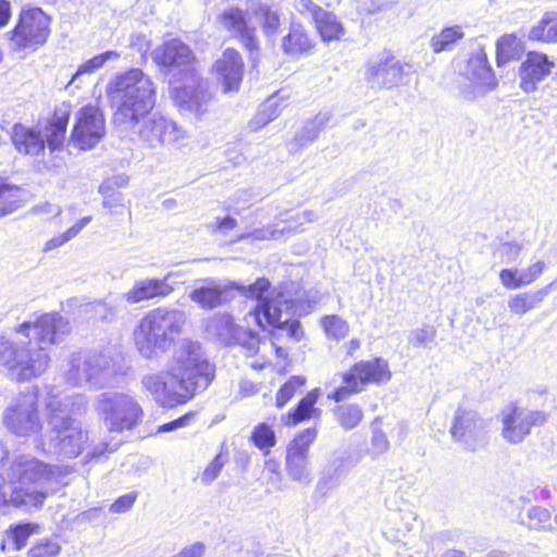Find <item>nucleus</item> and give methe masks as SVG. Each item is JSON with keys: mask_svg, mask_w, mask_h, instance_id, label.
Here are the masks:
<instances>
[{"mask_svg": "<svg viewBox=\"0 0 557 557\" xmlns=\"http://www.w3.org/2000/svg\"><path fill=\"white\" fill-rule=\"evenodd\" d=\"M233 286L247 297L258 300L256 307L244 319L245 325L234 322L227 313H216L208 320L207 332L225 345H239L246 349L247 355H255L259 349L260 339L258 331L267 325L282 329L286 327L292 337H298L300 324L293 319V299L277 288L269 292L270 283L259 278L249 286L233 283Z\"/></svg>", "mask_w": 557, "mask_h": 557, "instance_id": "f257e3e1", "label": "nucleus"}, {"mask_svg": "<svg viewBox=\"0 0 557 557\" xmlns=\"http://www.w3.org/2000/svg\"><path fill=\"white\" fill-rule=\"evenodd\" d=\"M214 379V366L198 341L183 338L172 350L164 371L147 373L143 391L162 408L172 409L207 389Z\"/></svg>", "mask_w": 557, "mask_h": 557, "instance_id": "f03ea898", "label": "nucleus"}, {"mask_svg": "<svg viewBox=\"0 0 557 557\" xmlns=\"http://www.w3.org/2000/svg\"><path fill=\"white\" fill-rule=\"evenodd\" d=\"M86 407L84 395H64L51 388L46 399L48 429L40 436L38 446L48 454L69 458L78 456L87 444L88 434L75 417L84 413Z\"/></svg>", "mask_w": 557, "mask_h": 557, "instance_id": "7ed1b4c3", "label": "nucleus"}, {"mask_svg": "<svg viewBox=\"0 0 557 557\" xmlns=\"http://www.w3.org/2000/svg\"><path fill=\"white\" fill-rule=\"evenodd\" d=\"M107 94L114 108L113 123L121 132L134 129L156 104L154 84L139 69L116 75L108 84Z\"/></svg>", "mask_w": 557, "mask_h": 557, "instance_id": "20e7f679", "label": "nucleus"}, {"mask_svg": "<svg viewBox=\"0 0 557 557\" xmlns=\"http://www.w3.org/2000/svg\"><path fill=\"white\" fill-rule=\"evenodd\" d=\"M55 473L30 456L18 457L10 468L9 482L0 484V505L41 506Z\"/></svg>", "mask_w": 557, "mask_h": 557, "instance_id": "39448f33", "label": "nucleus"}, {"mask_svg": "<svg viewBox=\"0 0 557 557\" xmlns=\"http://www.w3.org/2000/svg\"><path fill=\"white\" fill-rule=\"evenodd\" d=\"M186 324L183 310L158 307L148 311L133 332L138 354L149 360H157L174 344Z\"/></svg>", "mask_w": 557, "mask_h": 557, "instance_id": "423d86ee", "label": "nucleus"}, {"mask_svg": "<svg viewBox=\"0 0 557 557\" xmlns=\"http://www.w3.org/2000/svg\"><path fill=\"white\" fill-rule=\"evenodd\" d=\"M69 116L66 113L54 114L53 119L38 122L36 125L26 126L15 124L12 129V141L16 150L23 154L38 157L45 154L46 146L52 156L50 161L42 160L38 169L53 170L61 166V159L57 153L63 145Z\"/></svg>", "mask_w": 557, "mask_h": 557, "instance_id": "0eeeda50", "label": "nucleus"}, {"mask_svg": "<svg viewBox=\"0 0 557 557\" xmlns=\"http://www.w3.org/2000/svg\"><path fill=\"white\" fill-rule=\"evenodd\" d=\"M49 361L45 346H37L33 341L17 344L0 337V363L12 379L29 381L38 377L46 372Z\"/></svg>", "mask_w": 557, "mask_h": 557, "instance_id": "6e6552de", "label": "nucleus"}, {"mask_svg": "<svg viewBox=\"0 0 557 557\" xmlns=\"http://www.w3.org/2000/svg\"><path fill=\"white\" fill-rule=\"evenodd\" d=\"M94 408L109 432L132 431L144 417V410L134 396L114 391L100 393L95 398Z\"/></svg>", "mask_w": 557, "mask_h": 557, "instance_id": "1a4fd4ad", "label": "nucleus"}, {"mask_svg": "<svg viewBox=\"0 0 557 557\" xmlns=\"http://www.w3.org/2000/svg\"><path fill=\"white\" fill-rule=\"evenodd\" d=\"M391 375L388 362L383 358L359 361L349 371L341 374L343 386L330 394L329 398L343 401L350 395L360 393L369 383H386Z\"/></svg>", "mask_w": 557, "mask_h": 557, "instance_id": "9d476101", "label": "nucleus"}, {"mask_svg": "<svg viewBox=\"0 0 557 557\" xmlns=\"http://www.w3.org/2000/svg\"><path fill=\"white\" fill-rule=\"evenodd\" d=\"M171 97L184 114L201 117L208 112L212 94L208 83L198 74L190 72V75L171 81Z\"/></svg>", "mask_w": 557, "mask_h": 557, "instance_id": "9b49d317", "label": "nucleus"}, {"mask_svg": "<svg viewBox=\"0 0 557 557\" xmlns=\"http://www.w3.org/2000/svg\"><path fill=\"white\" fill-rule=\"evenodd\" d=\"M49 25L50 20L41 9H24L15 27L5 35L14 49H34L47 41L50 34Z\"/></svg>", "mask_w": 557, "mask_h": 557, "instance_id": "f8f14e48", "label": "nucleus"}, {"mask_svg": "<svg viewBox=\"0 0 557 557\" xmlns=\"http://www.w3.org/2000/svg\"><path fill=\"white\" fill-rule=\"evenodd\" d=\"M414 72L412 63L399 61L391 54H382L366 64L364 78L372 87L391 89L407 85Z\"/></svg>", "mask_w": 557, "mask_h": 557, "instance_id": "ddd939ff", "label": "nucleus"}, {"mask_svg": "<svg viewBox=\"0 0 557 557\" xmlns=\"http://www.w3.org/2000/svg\"><path fill=\"white\" fill-rule=\"evenodd\" d=\"M547 416L542 410L530 409L516 403L509 404L500 412L502 436L511 444L521 443L533 426L545 423Z\"/></svg>", "mask_w": 557, "mask_h": 557, "instance_id": "4468645a", "label": "nucleus"}, {"mask_svg": "<svg viewBox=\"0 0 557 557\" xmlns=\"http://www.w3.org/2000/svg\"><path fill=\"white\" fill-rule=\"evenodd\" d=\"M132 131L138 135L144 145L150 148L173 145L186 136L185 131L174 121L157 113L144 116Z\"/></svg>", "mask_w": 557, "mask_h": 557, "instance_id": "2eb2a0df", "label": "nucleus"}, {"mask_svg": "<svg viewBox=\"0 0 557 557\" xmlns=\"http://www.w3.org/2000/svg\"><path fill=\"white\" fill-rule=\"evenodd\" d=\"M317 435L318 430L315 428H308L297 433L287 445L285 467L292 480L305 483L311 481L309 449Z\"/></svg>", "mask_w": 557, "mask_h": 557, "instance_id": "dca6fc26", "label": "nucleus"}, {"mask_svg": "<svg viewBox=\"0 0 557 557\" xmlns=\"http://www.w3.org/2000/svg\"><path fill=\"white\" fill-rule=\"evenodd\" d=\"M152 59L158 65L173 73V79H176V76L185 77L190 75V72H197L195 54L180 39H171L157 47L152 51Z\"/></svg>", "mask_w": 557, "mask_h": 557, "instance_id": "f3484780", "label": "nucleus"}, {"mask_svg": "<svg viewBox=\"0 0 557 557\" xmlns=\"http://www.w3.org/2000/svg\"><path fill=\"white\" fill-rule=\"evenodd\" d=\"M106 134V121L101 110L86 106L76 112L71 141L81 150L94 148Z\"/></svg>", "mask_w": 557, "mask_h": 557, "instance_id": "a211bd4d", "label": "nucleus"}, {"mask_svg": "<svg viewBox=\"0 0 557 557\" xmlns=\"http://www.w3.org/2000/svg\"><path fill=\"white\" fill-rule=\"evenodd\" d=\"M5 426L16 435L29 436L41 430L36 408V396L28 394L17 399L4 413Z\"/></svg>", "mask_w": 557, "mask_h": 557, "instance_id": "6ab92c4d", "label": "nucleus"}, {"mask_svg": "<svg viewBox=\"0 0 557 557\" xmlns=\"http://www.w3.org/2000/svg\"><path fill=\"white\" fill-rule=\"evenodd\" d=\"M471 77L461 87V95L466 100H475L485 96L496 87V78L488 64L487 54L479 48L469 61Z\"/></svg>", "mask_w": 557, "mask_h": 557, "instance_id": "aec40b11", "label": "nucleus"}, {"mask_svg": "<svg viewBox=\"0 0 557 557\" xmlns=\"http://www.w3.org/2000/svg\"><path fill=\"white\" fill-rule=\"evenodd\" d=\"M16 331L25 334L26 337H29L32 332L33 343L37 346H45L47 350L48 346L57 343L61 336L70 332V324L58 313H46L34 323H22Z\"/></svg>", "mask_w": 557, "mask_h": 557, "instance_id": "412c9836", "label": "nucleus"}, {"mask_svg": "<svg viewBox=\"0 0 557 557\" xmlns=\"http://www.w3.org/2000/svg\"><path fill=\"white\" fill-rule=\"evenodd\" d=\"M555 64L545 53L531 51L520 65V88L524 92L536 90L539 83L550 75Z\"/></svg>", "mask_w": 557, "mask_h": 557, "instance_id": "4be33fe9", "label": "nucleus"}, {"mask_svg": "<svg viewBox=\"0 0 557 557\" xmlns=\"http://www.w3.org/2000/svg\"><path fill=\"white\" fill-rule=\"evenodd\" d=\"M213 71L224 92L238 90L244 73V62L238 51L231 48L224 50L215 61Z\"/></svg>", "mask_w": 557, "mask_h": 557, "instance_id": "5701e85b", "label": "nucleus"}, {"mask_svg": "<svg viewBox=\"0 0 557 557\" xmlns=\"http://www.w3.org/2000/svg\"><path fill=\"white\" fill-rule=\"evenodd\" d=\"M484 420L473 410L459 407L450 426L451 436L469 446L481 438L485 432Z\"/></svg>", "mask_w": 557, "mask_h": 557, "instance_id": "b1692460", "label": "nucleus"}, {"mask_svg": "<svg viewBox=\"0 0 557 557\" xmlns=\"http://www.w3.org/2000/svg\"><path fill=\"white\" fill-rule=\"evenodd\" d=\"M174 273L166 274L163 278H145L136 281L133 287L123 295L126 302L134 305L156 297H166L174 287L169 280Z\"/></svg>", "mask_w": 557, "mask_h": 557, "instance_id": "393cba45", "label": "nucleus"}, {"mask_svg": "<svg viewBox=\"0 0 557 557\" xmlns=\"http://www.w3.org/2000/svg\"><path fill=\"white\" fill-rule=\"evenodd\" d=\"M221 25L240 39L244 46L252 50L257 48L256 28L248 25L246 14L238 8H227L220 16Z\"/></svg>", "mask_w": 557, "mask_h": 557, "instance_id": "a878e982", "label": "nucleus"}, {"mask_svg": "<svg viewBox=\"0 0 557 557\" xmlns=\"http://www.w3.org/2000/svg\"><path fill=\"white\" fill-rule=\"evenodd\" d=\"M86 364L90 372H85L83 377L89 379V384L96 387L110 384L116 373L115 359L108 352L86 354Z\"/></svg>", "mask_w": 557, "mask_h": 557, "instance_id": "bb28decb", "label": "nucleus"}, {"mask_svg": "<svg viewBox=\"0 0 557 557\" xmlns=\"http://www.w3.org/2000/svg\"><path fill=\"white\" fill-rule=\"evenodd\" d=\"M320 395L321 392L319 388L310 391L299 400L295 409L282 416V421L286 425L295 426L304 421L320 418L322 411L320 408L315 407Z\"/></svg>", "mask_w": 557, "mask_h": 557, "instance_id": "cd10ccee", "label": "nucleus"}, {"mask_svg": "<svg viewBox=\"0 0 557 557\" xmlns=\"http://www.w3.org/2000/svg\"><path fill=\"white\" fill-rule=\"evenodd\" d=\"M203 283L189 294V298L203 309L220 306L223 301L225 287L213 280H205Z\"/></svg>", "mask_w": 557, "mask_h": 557, "instance_id": "c85d7f7f", "label": "nucleus"}, {"mask_svg": "<svg viewBox=\"0 0 557 557\" xmlns=\"http://www.w3.org/2000/svg\"><path fill=\"white\" fill-rule=\"evenodd\" d=\"M27 201V193L17 185L0 178V218L12 214Z\"/></svg>", "mask_w": 557, "mask_h": 557, "instance_id": "c756f323", "label": "nucleus"}, {"mask_svg": "<svg viewBox=\"0 0 557 557\" xmlns=\"http://www.w3.org/2000/svg\"><path fill=\"white\" fill-rule=\"evenodd\" d=\"M552 284L536 290L511 295L508 308L513 314L522 315L534 309L548 295Z\"/></svg>", "mask_w": 557, "mask_h": 557, "instance_id": "7c9ffc66", "label": "nucleus"}, {"mask_svg": "<svg viewBox=\"0 0 557 557\" xmlns=\"http://www.w3.org/2000/svg\"><path fill=\"white\" fill-rule=\"evenodd\" d=\"M525 47L521 38L515 34H506L496 41V63L503 66L509 61L517 60L524 52Z\"/></svg>", "mask_w": 557, "mask_h": 557, "instance_id": "2f4dec72", "label": "nucleus"}, {"mask_svg": "<svg viewBox=\"0 0 557 557\" xmlns=\"http://www.w3.org/2000/svg\"><path fill=\"white\" fill-rule=\"evenodd\" d=\"M313 21L317 30L325 42L339 40L344 35L343 24L332 12H326L325 10L317 11V15Z\"/></svg>", "mask_w": 557, "mask_h": 557, "instance_id": "473e14b6", "label": "nucleus"}, {"mask_svg": "<svg viewBox=\"0 0 557 557\" xmlns=\"http://www.w3.org/2000/svg\"><path fill=\"white\" fill-rule=\"evenodd\" d=\"M284 52L292 57L307 54L313 48L312 40L301 26H293L282 40Z\"/></svg>", "mask_w": 557, "mask_h": 557, "instance_id": "72a5a7b5", "label": "nucleus"}, {"mask_svg": "<svg viewBox=\"0 0 557 557\" xmlns=\"http://www.w3.org/2000/svg\"><path fill=\"white\" fill-rule=\"evenodd\" d=\"M528 39L546 44L557 42V13L546 12L541 20L530 28Z\"/></svg>", "mask_w": 557, "mask_h": 557, "instance_id": "f704fd0d", "label": "nucleus"}, {"mask_svg": "<svg viewBox=\"0 0 557 557\" xmlns=\"http://www.w3.org/2000/svg\"><path fill=\"white\" fill-rule=\"evenodd\" d=\"M120 57V54L116 51H106L101 54L95 55L94 58L87 60L83 64H81L77 69V71L73 74L71 81L69 82L66 88L77 83V87H79L83 84V76L85 75H91L99 69H101L106 62L110 60H116Z\"/></svg>", "mask_w": 557, "mask_h": 557, "instance_id": "c9c22d12", "label": "nucleus"}, {"mask_svg": "<svg viewBox=\"0 0 557 557\" xmlns=\"http://www.w3.org/2000/svg\"><path fill=\"white\" fill-rule=\"evenodd\" d=\"M331 115L327 112L317 114L312 120L306 122L298 132L295 139L300 146L308 145L318 139L321 131L330 122Z\"/></svg>", "mask_w": 557, "mask_h": 557, "instance_id": "e433bc0d", "label": "nucleus"}, {"mask_svg": "<svg viewBox=\"0 0 557 557\" xmlns=\"http://www.w3.org/2000/svg\"><path fill=\"white\" fill-rule=\"evenodd\" d=\"M297 231H299V226H282L281 223H274L269 226L257 228L251 233L240 234L237 239L242 240L249 237H252L253 239L257 240L281 239L283 237L294 234Z\"/></svg>", "mask_w": 557, "mask_h": 557, "instance_id": "4c0bfd02", "label": "nucleus"}, {"mask_svg": "<svg viewBox=\"0 0 557 557\" xmlns=\"http://www.w3.org/2000/svg\"><path fill=\"white\" fill-rule=\"evenodd\" d=\"M463 36L465 33L460 26L446 27L431 38L430 45L435 53H440L453 49Z\"/></svg>", "mask_w": 557, "mask_h": 557, "instance_id": "58836bf2", "label": "nucleus"}, {"mask_svg": "<svg viewBox=\"0 0 557 557\" xmlns=\"http://www.w3.org/2000/svg\"><path fill=\"white\" fill-rule=\"evenodd\" d=\"M252 14L262 22L267 35H274L280 26V15L269 4L257 2L249 7Z\"/></svg>", "mask_w": 557, "mask_h": 557, "instance_id": "ea45409f", "label": "nucleus"}, {"mask_svg": "<svg viewBox=\"0 0 557 557\" xmlns=\"http://www.w3.org/2000/svg\"><path fill=\"white\" fill-rule=\"evenodd\" d=\"M320 324L326 337L336 342L344 339L350 330L348 322L337 314L324 315Z\"/></svg>", "mask_w": 557, "mask_h": 557, "instance_id": "a19ab883", "label": "nucleus"}, {"mask_svg": "<svg viewBox=\"0 0 557 557\" xmlns=\"http://www.w3.org/2000/svg\"><path fill=\"white\" fill-rule=\"evenodd\" d=\"M335 414L339 425L347 431L357 428L363 418L361 407L356 404L338 406Z\"/></svg>", "mask_w": 557, "mask_h": 557, "instance_id": "79ce46f5", "label": "nucleus"}, {"mask_svg": "<svg viewBox=\"0 0 557 557\" xmlns=\"http://www.w3.org/2000/svg\"><path fill=\"white\" fill-rule=\"evenodd\" d=\"M90 215L82 218L78 222H76L72 227H70L62 234H59L52 237L51 239L47 240L44 244L42 251L48 252L63 246L64 244L76 237L81 233V231L90 223Z\"/></svg>", "mask_w": 557, "mask_h": 557, "instance_id": "37998d69", "label": "nucleus"}, {"mask_svg": "<svg viewBox=\"0 0 557 557\" xmlns=\"http://www.w3.org/2000/svg\"><path fill=\"white\" fill-rule=\"evenodd\" d=\"M70 368L66 371V380L72 385H81L83 383H89V379H84L83 374L89 372L86 364V354L76 352L73 354L69 361Z\"/></svg>", "mask_w": 557, "mask_h": 557, "instance_id": "c03bdc74", "label": "nucleus"}, {"mask_svg": "<svg viewBox=\"0 0 557 557\" xmlns=\"http://www.w3.org/2000/svg\"><path fill=\"white\" fill-rule=\"evenodd\" d=\"M250 438L255 446L264 451L265 455H268L270 449L276 444L275 433L267 423L256 425L251 432Z\"/></svg>", "mask_w": 557, "mask_h": 557, "instance_id": "a18cd8bd", "label": "nucleus"}, {"mask_svg": "<svg viewBox=\"0 0 557 557\" xmlns=\"http://www.w3.org/2000/svg\"><path fill=\"white\" fill-rule=\"evenodd\" d=\"M38 528L39 527L36 523H20L10 527L7 532V536L8 540L11 541L14 548L18 550L26 545L28 537L36 533Z\"/></svg>", "mask_w": 557, "mask_h": 557, "instance_id": "49530a36", "label": "nucleus"}, {"mask_svg": "<svg viewBox=\"0 0 557 557\" xmlns=\"http://www.w3.org/2000/svg\"><path fill=\"white\" fill-rule=\"evenodd\" d=\"M306 377L301 375L292 376L276 393V406L284 407L295 395V393L304 386Z\"/></svg>", "mask_w": 557, "mask_h": 557, "instance_id": "de8ad7c7", "label": "nucleus"}, {"mask_svg": "<svg viewBox=\"0 0 557 557\" xmlns=\"http://www.w3.org/2000/svg\"><path fill=\"white\" fill-rule=\"evenodd\" d=\"M61 552V545L53 540H45L36 543L27 553V557H57Z\"/></svg>", "mask_w": 557, "mask_h": 557, "instance_id": "09e8293b", "label": "nucleus"}, {"mask_svg": "<svg viewBox=\"0 0 557 557\" xmlns=\"http://www.w3.org/2000/svg\"><path fill=\"white\" fill-rule=\"evenodd\" d=\"M522 247L517 243H502L494 250V256L499 258L503 263L516 262L521 253Z\"/></svg>", "mask_w": 557, "mask_h": 557, "instance_id": "8fccbe9b", "label": "nucleus"}, {"mask_svg": "<svg viewBox=\"0 0 557 557\" xmlns=\"http://www.w3.org/2000/svg\"><path fill=\"white\" fill-rule=\"evenodd\" d=\"M276 115V109L269 103L249 122L248 127L251 132H257L273 121Z\"/></svg>", "mask_w": 557, "mask_h": 557, "instance_id": "3c124183", "label": "nucleus"}, {"mask_svg": "<svg viewBox=\"0 0 557 557\" xmlns=\"http://www.w3.org/2000/svg\"><path fill=\"white\" fill-rule=\"evenodd\" d=\"M436 330L431 325H423L413 330L410 334L409 342L414 346H423L434 341Z\"/></svg>", "mask_w": 557, "mask_h": 557, "instance_id": "603ef678", "label": "nucleus"}, {"mask_svg": "<svg viewBox=\"0 0 557 557\" xmlns=\"http://www.w3.org/2000/svg\"><path fill=\"white\" fill-rule=\"evenodd\" d=\"M389 448V442L387 440L386 434L376 428H373L372 437H371V447L369 453L373 456H380L386 453Z\"/></svg>", "mask_w": 557, "mask_h": 557, "instance_id": "864d4df0", "label": "nucleus"}, {"mask_svg": "<svg viewBox=\"0 0 557 557\" xmlns=\"http://www.w3.org/2000/svg\"><path fill=\"white\" fill-rule=\"evenodd\" d=\"M499 281L506 289L523 287L520 270L518 269H503L499 272Z\"/></svg>", "mask_w": 557, "mask_h": 557, "instance_id": "5fc2aeb1", "label": "nucleus"}, {"mask_svg": "<svg viewBox=\"0 0 557 557\" xmlns=\"http://www.w3.org/2000/svg\"><path fill=\"white\" fill-rule=\"evenodd\" d=\"M225 462H226L225 456H223L222 454L216 455L214 457V459L205 469L202 476H201L202 482H205L206 484H209L212 481H214L218 478V475H219L220 471L222 470L223 466L225 465Z\"/></svg>", "mask_w": 557, "mask_h": 557, "instance_id": "6e6d98bb", "label": "nucleus"}, {"mask_svg": "<svg viewBox=\"0 0 557 557\" xmlns=\"http://www.w3.org/2000/svg\"><path fill=\"white\" fill-rule=\"evenodd\" d=\"M546 269L544 261H536L524 270L520 271L523 286L530 285L535 282Z\"/></svg>", "mask_w": 557, "mask_h": 557, "instance_id": "4d7b16f0", "label": "nucleus"}, {"mask_svg": "<svg viewBox=\"0 0 557 557\" xmlns=\"http://www.w3.org/2000/svg\"><path fill=\"white\" fill-rule=\"evenodd\" d=\"M550 511L541 506H533L528 510V518L533 522L530 527L541 529L542 524L550 520Z\"/></svg>", "mask_w": 557, "mask_h": 557, "instance_id": "13d9d810", "label": "nucleus"}, {"mask_svg": "<svg viewBox=\"0 0 557 557\" xmlns=\"http://www.w3.org/2000/svg\"><path fill=\"white\" fill-rule=\"evenodd\" d=\"M318 220V215L312 210H305L302 212L297 213L294 215L290 220L285 221V224L283 226H299V231L297 233H300L304 231L302 225L306 223H312ZM296 234V232L294 233Z\"/></svg>", "mask_w": 557, "mask_h": 557, "instance_id": "bf43d9fd", "label": "nucleus"}, {"mask_svg": "<svg viewBox=\"0 0 557 557\" xmlns=\"http://www.w3.org/2000/svg\"><path fill=\"white\" fill-rule=\"evenodd\" d=\"M137 499V493L132 492L119 497L110 507V511L114 513H123L128 511Z\"/></svg>", "mask_w": 557, "mask_h": 557, "instance_id": "052dcab7", "label": "nucleus"}, {"mask_svg": "<svg viewBox=\"0 0 557 557\" xmlns=\"http://www.w3.org/2000/svg\"><path fill=\"white\" fill-rule=\"evenodd\" d=\"M206 546L201 542H195L180 549L171 557H203Z\"/></svg>", "mask_w": 557, "mask_h": 557, "instance_id": "680f3d73", "label": "nucleus"}, {"mask_svg": "<svg viewBox=\"0 0 557 557\" xmlns=\"http://www.w3.org/2000/svg\"><path fill=\"white\" fill-rule=\"evenodd\" d=\"M264 469L267 472H269L271 474L270 481H271L272 486L278 487V485L281 483V479H282L281 471H280V463L274 459H268L265 461Z\"/></svg>", "mask_w": 557, "mask_h": 557, "instance_id": "e2e57ef3", "label": "nucleus"}, {"mask_svg": "<svg viewBox=\"0 0 557 557\" xmlns=\"http://www.w3.org/2000/svg\"><path fill=\"white\" fill-rule=\"evenodd\" d=\"M294 7L300 13H309L312 15V18L315 17L317 11H322L323 9L317 5L312 0H294Z\"/></svg>", "mask_w": 557, "mask_h": 557, "instance_id": "0e129e2a", "label": "nucleus"}, {"mask_svg": "<svg viewBox=\"0 0 557 557\" xmlns=\"http://www.w3.org/2000/svg\"><path fill=\"white\" fill-rule=\"evenodd\" d=\"M237 225V221L234 218L225 216L223 219H216L214 223L210 224V227L215 232L226 233Z\"/></svg>", "mask_w": 557, "mask_h": 557, "instance_id": "69168bd1", "label": "nucleus"}, {"mask_svg": "<svg viewBox=\"0 0 557 557\" xmlns=\"http://www.w3.org/2000/svg\"><path fill=\"white\" fill-rule=\"evenodd\" d=\"M189 417H190L189 414H185V416L180 417L176 420L164 423L158 428L157 432L158 433L172 432L176 429L183 428L187 424Z\"/></svg>", "mask_w": 557, "mask_h": 557, "instance_id": "338daca9", "label": "nucleus"}, {"mask_svg": "<svg viewBox=\"0 0 557 557\" xmlns=\"http://www.w3.org/2000/svg\"><path fill=\"white\" fill-rule=\"evenodd\" d=\"M94 312L101 320H109L114 315V310L108 304L98 301L92 305Z\"/></svg>", "mask_w": 557, "mask_h": 557, "instance_id": "774afa93", "label": "nucleus"}]
</instances>
